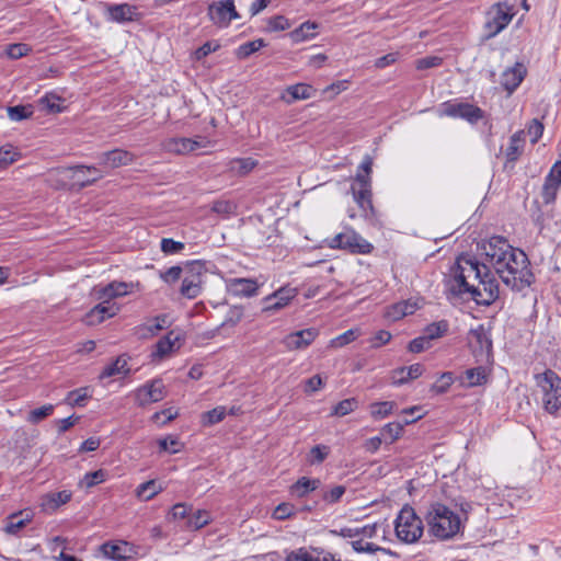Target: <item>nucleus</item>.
<instances>
[{"mask_svg": "<svg viewBox=\"0 0 561 561\" xmlns=\"http://www.w3.org/2000/svg\"><path fill=\"white\" fill-rule=\"evenodd\" d=\"M479 249L484 263L461 255L453 266L449 289L455 295H469L478 305L494 302L500 296V286L490 267L514 291H522L534 283L527 255L506 239L491 237L483 240Z\"/></svg>", "mask_w": 561, "mask_h": 561, "instance_id": "obj_1", "label": "nucleus"}, {"mask_svg": "<svg viewBox=\"0 0 561 561\" xmlns=\"http://www.w3.org/2000/svg\"><path fill=\"white\" fill-rule=\"evenodd\" d=\"M428 533L437 539L448 540L462 529V517L444 503L432 502L425 513Z\"/></svg>", "mask_w": 561, "mask_h": 561, "instance_id": "obj_2", "label": "nucleus"}, {"mask_svg": "<svg viewBox=\"0 0 561 561\" xmlns=\"http://www.w3.org/2000/svg\"><path fill=\"white\" fill-rule=\"evenodd\" d=\"M541 393V403L546 412L553 416L561 415V378L553 370H546L536 376Z\"/></svg>", "mask_w": 561, "mask_h": 561, "instance_id": "obj_3", "label": "nucleus"}, {"mask_svg": "<svg viewBox=\"0 0 561 561\" xmlns=\"http://www.w3.org/2000/svg\"><path fill=\"white\" fill-rule=\"evenodd\" d=\"M393 524L396 536L401 542L414 543L423 536V522L410 505L400 510Z\"/></svg>", "mask_w": 561, "mask_h": 561, "instance_id": "obj_4", "label": "nucleus"}, {"mask_svg": "<svg viewBox=\"0 0 561 561\" xmlns=\"http://www.w3.org/2000/svg\"><path fill=\"white\" fill-rule=\"evenodd\" d=\"M373 167V159L370 156H365L364 160L357 169L355 176L356 183L359 185L357 194L353 190V196L355 197L358 206L362 208L365 218H374L375 209L371 203V190H370V173Z\"/></svg>", "mask_w": 561, "mask_h": 561, "instance_id": "obj_5", "label": "nucleus"}, {"mask_svg": "<svg viewBox=\"0 0 561 561\" xmlns=\"http://www.w3.org/2000/svg\"><path fill=\"white\" fill-rule=\"evenodd\" d=\"M385 530L381 525L377 523H367L362 526L353 527V550L358 553L375 554L378 552L385 553V549L380 548L374 539L383 538Z\"/></svg>", "mask_w": 561, "mask_h": 561, "instance_id": "obj_6", "label": "nucleus"}, {"mask_svg": "<svg viewBox=\"0 0 561 561\" xmlns=\"http://www.w3.org/2000/svg\"><path fill=\"white\" fill-rule=\"evenodd\" d=\"M516 10L507 0L493 4L486 12L484 30L488 37H494L501 33L515 16Z\"/></svg>", "mask_w": 561, "mask_h": 561, "instance_id": "obj_7", "label": "nucleus"}, {"mask_svg": "<svg viewBox=\"0 0 561 561\" xmlns=\"http://www.w3.org/2000/svg\"><path fill=\"white\" fill-rule=\"evenodd\" d=\"M53 174L72 181L73 186L85 187L103 178V172L95 167L77 165L56 170Z\"/></svg>", "mask_w": 561, "mask_h": 561, "instance_id": "obj_8", "label": "nucleus"}, {"mask_svg": "<svg viewBox=\"0 0 561 561\" xmlns=\"http://www.w3.org/2000/svg\"><path fill=\"white\" fill-rule=\"evenodd\" d=\"M207 15L209 20L219 27H227L232 20L240 18L233 0L211 2L207 9Z\"/></svg>", "mask_w": 561, "mask_h": 561, "instance_id": "obj_9", "label": "nucleus"}, {"mask_svg": "<svg viewBox=\"0 0 561 561\" xmlns=\"http://www.w3.org/2000/svg\"><path fill=\"white\" fill-rule=\"evenodd\" d=\"M439 116L461 117L470 123H476L483 117V112L478 106L468 103H443L439 108Z\"/></svg>", "mask_w": 561, "mask_h": 561, "instance_id": "obj_10", "label": "nucleus"}, {"mask_svg": "<svg viewBox=\"0 0 561 561\" xmlns=\"http://www.w3.org/2000/svg\"><path fill=\"white\" fill-rule=\"evenodd\" d=\"M203 265L198 262H193L188 266L187 275L182 280L180 293L187 299H194L202 293L203 285Z\"/></svg>", "mask_w": 561, "mask_h": 561, "instance_id": "obj_11", "label": "nucleus"}, {"mask_svg": "<svg viewBox=\"0 0 561 561\" xmlns=\"http://www.w3.org/2000/svg\"><path fill=\"white\" fill-rule=\"evenodd\" d=\"M209 145V140L206 137L198 136L192 138H171L164 142L167 151L176 154H187L199 149H205Z\"/></svg>", "mask_w": 561, "mask_h": 561, "instance_id": "obj_12", "label": "nucleus"}, {"mask_svg": "<svg viewBox=\"0 0 561 561\" xmlns=\"http://www.w3.org/2000/svg\"><path fill=\"white\" fill-rule=\"evenodd\" d=\"M468 344L476 356L488 357L492 351V341L489 330L483 324L470 329L468 333Z\"/></svg>", "mask_w": 561, "mask_h": 561, "instance_id": "obj_13", "label": "nucleus"}, {"mask_svg": "<svg viewBox=\"0 0 561 561\" xmlns=\"http://www.w3.org/2000/svg\"><path fill=\"white\" fill-rule=\"evenodd\" d=\"M165 397V387L160 379H154L139 387L135 393L136 403L140 407L159 402Z\"/></svg>", "mask_w": 561, "mask_h": 561, "instance_id": "obj_14", "label": "nucleus"}, {"mask_svg": "<svg viewBox=\"0 0 561 561\" xmlns=\"http://www.w3.org/2000/svg\"><path fill=\"white\" fill-rule=\"evenodd\" d=\"M133 287V283L114 280L105 286L94 287L92 295L99 301L112 304L111 301L113 299L126 296L127 294L131 293Z\"/></svg>", "mask_w": 561, "mask_h": 561, "instance_id": "obj_15", "label": "nucleus"}, {"mask_svg": "<svg viewBox=\"0 0 561 561\" xmlns=\"http://www.w3.org/2000/svg\"><path fill=\"white\" fill-rule=\"evenodd\" d=\"M226 289L228 294L240 298H250L257 295L260 285L253 278H228L226 279Z\"/></svg>", "mask_w": 561, "mask_h": 561, "instance_id": "obj_16", "label": "nucleus"}, {"mask_svg": "<svg viewBox=\"0 0 561 561\" xmlns=\"http://www.w3.org/2000/svg\"><path fill=\"white\" fill-rule=\"evenodd\" d=\"M181 347V334L176 331H170L160 339L151 353L152 360H161Z\"/></svg>", "mask_w": 561, "mask_h": 561, "instance_id": "obj_17", "label": "nucleus"}, {"mask_svg": "<svg viewBox=\"0 0 561 561\" xmlns=\"http://www.w3.org/2000/svg\"><path fill=\"white\" fill-rule=\"evenodd\" d=\"M527 75V68L522 62H516L514 66L506 68L501 75V85L512 94L523 82Z\"/></svg>", "mask_w": 561, "mask_h": 561, "instance_id": "obj_18", "label": "nucleus"}, {"mask_svg": "<svg viewBox=\"0 0 561 561\" xmlns=\"http://www.w3.org/2000/svg\"><path fill=\"white\" fill-rule=\"evenodd\" d=\"M423 306V299L421 298H409L403 301H399L393 304L392 306L387 308L385 317L389 321H398L405 316L413 314L416 310H419Z\"/></svg>", "mask_w": 561, "mask_h": 561, "instance_id": "obj_19", "label": "nucleus"}, {"mask_svg": "<svg viewBox=\"0 0 561 561\" xmlns=\"http://www.w3.org/2000/svg\"><path fill=\"white\" fill-rule=\"evenodd\" d=\"M297 295V289L291 287H282L274 294L264 298V311H277L286 307Z\"/></svg>", "mask_w": 561, "mask_h": 561, "instance_id": "obj_20", "label": "nucleus"}, {"mask_svg": "<svg viewBox=\"0 0 561 561\" xmlns=\"http://www.w3.org/2000/svg\"><path fill=\"white\" fill-rule=\"evenodd\" d=\"M100 164L106 169H116L123 165H128L135 160L134 153L123 150L114 149L100 154Z\"/></svg>", "mask_w": 561, "mask_h": 561, "instance_id": "obj_21", "label": "nucleus"}, {"mask_svg": "<svg viewBox=\"0 0 561 561\" xmlns=\"http://www.w3.org/2000/svg\"><path fill=\"white\" fill-rule=\"evenodd\" d=\"M118 311L119 307L116 304L100 301L85 314L84 321L88 325H98L105 319L116 316Z\"/></svg>", "mask_w": 561, "mask_h": 561, "instance_id": "obj_22", "label": "nucleus"}, {"mask_svg": "<svg viewBox=\"0 0 561 561\" xmlns=\"http://www.w3.org/2000/svg\"><path fill=\"white\" fill-rule=\"evenodd\" d=\"M318 332L316 329L300 330L288 334L284 339V344L288 350H300L305 348L312 343Z\"/></svg>", "mask_w": 561, "mask_h": 561, "instance_id": "obj_23", "label": "nucleus"}, {"mask_svg": "<svg viewBox=\"0 0 561 561\" xmlns=\"http://www.w3.org/2000/svg\"><path fill=\"white\" fill-rule=\"evenodd\" d=\"M316 95V89L306 83H297L289 85L285 93L282 95V100L290 104L299 100H308Z\"/></svg>", "mask_w": 561, "mask_h": 561, "instance_id": "obj_24", "label": "nucleus"}, {"mask_svg": "<svg viewBox=\"0 0 561 561\" xmlns=\"http://www.w3.org/2000/svg\"><path fill=\"white\" fill-rule=\"evenodd\" d=\"M133 551L131 546L126 541L121 542H105L102 546L103 554L112 560L124 561L130 558V553Z\"/></svg>", "mask_w": 561, "mask_h": 561, "instance_id": "obj_25", "label": "nucleus"}, {"mask_svg": "<svg viewBox=\"0 0 561 561\" xmlns=\"http://www.w3.org/2000/svg\"><path fill=\"white\" fill-rule=\"evenodd\" d=\"M72 493L64 490L59 492L47 493L42 497L41 506L45 512H55L61 505L71 500Z\"/></svg>", "mask_w": 561, "mask_h": 561, "instance_id": "obj_26", "label": "nucleus"}, {"mask_svg": "<svg viewBox=\"0 0 561 561\" xmlns=\"http://www.w3.org/2000/svg\"><path fill=\"white\" fill-rule=\"evenodd\" d=\"M169 327V318L165 314H160L150 320L149 322L142 324L138 328V334L140 337L147 339L149 336L156 335L158 332L167 329Z\"/></svg>", "mask_w": 561, "mask_h": 561, "instance_id": "obj_27", "label": "nucleus"}, {"mask_svg": "<svg viewBox=\"0 0 561 561\" xmlns=\"http://www.w3.org/2000/svg\"><path fill=\"white\" fill-rule=\"evenodd\" d=\"M525 146V133L518 130L510 138V144L505 150V157L508 161H516L524 151Z\"/></svg>", "mask_w": 561, "mask_h": 561, "instance_id": "obj_28", "label": "nucleus"}, {"mask_svg": "<svg viewBox=\"0 0 561 561\" xmlns=\"http://www.w3.org/2000/svg\"><path fill=\"white\" fill-rule=\"evenodd\" d=\"M32 519V514L28 511L14 513L7 518L4 531L9 535H15L20 529L25 527Z\"/></svg>", "mask_w": 561, "mask_h": 561, "instance_id": "obj_29", "label": "nucleus"}, {"mask_svg": "<svg viewBox=\"0 0 561 561\" xmlns=\"http://www.w3.org/2000/svg\"><path fill=\"white\" fill-rule=\"evenodd\" d=\"M110 19L114 22L131 21L135 14V8L127 4H114L107 8Z\"/></svg>", "mask_w": 561, "mask_h": 561, "instance_id": "obj_30", "label": "nucleus"}, {"mask_svg": "<svg viewBox=\"0 0 561 561\" xmlns=\"http://www.w3.org/2000/svg\"><path fill=\"white\" fill-rule=\"evenodd\" d=\"M424 371L421 364H413L409 367H403L394 371L393 382L403 383L412 379L419 378Z\"/></svg>", "mask_w": 561, "mask_h": 561, "instance_id": "obj_31", "label": "nucleus"}, {"mask_svg": "<svg viewBox=\"0 0 561 561\" xmlns=\"http://www.w3.org/2000/svg\"><path fill=\"white\" fill-rule=\"evenodd\" d=\"M211 522V515L208 511L198 510L190 513L188 519L185 523V528L188 530H198Z\"/></svg>", "mask_w": 561, "mask_h": 561, "instance_id": "obj_32", "label": "nucleus"}, {"mask_svg": "<svg viewBox=\"0 0 561 561\" xmlns=\"http://www.w3.org/2000/svg\"><path fill=\"white\" fill-rule=\"evenodd\" d=\"M127 365V358L124 356H118L113 363L104 367V369L100 374V378L104 379L116 375H125L129 371Z\"/></svg>", "mask_w": 561, "mask_h": 561, "instance_id": "obj_33", "label": "nucleus"}, {"mask_svg": "<svg viewBox=\"0 0 561 561\" xmlns=\"http://www.w3.org/2000/svg\"><path fill=\"white\" fill-rule=\"evenodd\" d=\"M161 491V484H158L154 480H149L137 486L136 496L141 501H149Z\"/></svg>", "mask_w": 561, "mask_h": 561, "instance_id": "obj_34", "label": "nucleus"}, {"mask_svg": "<svg viewBox=\"0 0 561 561\" xmlns=\"http://www.w3.org/2000/svg\"><path fill=\"white\" fill-rule=\"evenodd\" d=\"M320 481L318 479L300 478L295 484L291 485L290 491L298 497L305 496L308 492L318 488Z\"/></svg>", "mask_w": 561, "mask_h": 561, "instance_id": "obj_35", "label": "nucleus"}, {"mask_svg": "<svg viewBox=\"0 0 561 561\" xmlns=\"http://www.w3.org/2000/svg\"><path fill=\"white\" fill-rule=\"evenodd\" d=\"M449 330V323L446 320H439L425 327L423 334L431 342L443 337Z\"/></svg>", "mask_w": 561, "mask_h": 561, "instance_id": "obj_36", "label": "nucleus"}, {"mask_svg": "<svg viewBox=\"0 0 561 561\" xmlns=\"http://www.w3.org/2000/svg\"><path fill=\"white\" fill-rule=\"evenodd\" d=\"M560 184H561V161H557L552 165V168L547 176L546 184H545V191L546 192L551 191V195L553 197L556 194V191Z\"/></svg>", "mask_w": 561, "mask_h": 561, "instance_id": "obj_37", "label": "nucleus"}, {"mask_svg": "<svg viewBox=\"0 0 561 561\" xmlns=\"http://www.w3.org/2000/svg\"><path fill=\"white\" fill-rule=\"evenodd\" d=\"M486 381V371L483 367H476L466 370L465 383L468 387L481 386Z\"/></svg>", "mask_w": 561, "mask_h": 561, "instance_id": "obj_38", "label": "nucleus"}, {"mask_svg": "<svg viewBox=\"0 0 561 561\" xmlns=\"http://www.w3.org/2000/svg\"><path fill=\"white\" fill-rule=\"evenodd\" d=\"M405 424L401 422H392L385 425L380 432L381 437L386 444H392L398 439L403 431Z\"/></svg>", "mask_w": 561, "mask_h": 561, "instance_id": "obj_39", "label": "nucleus"}, {"mask_svg": "<svg viewBox=\"0 0 561 561\" xmlns=\"http://www.w3.org/2000/svg\"><path fill=\"white\" fill-rule=\"evenodd\" d=\"M317 27L318 25L316 23L306 22L293 31L289 35L294 42L306 41L316 35Z\"/></svg>", "mask_w": 561, "mask_h": 561, "instance_id": "obj_40", "label": "nucleus"}, {"mask_svg": "<svg viewBox=\"0 0 561 561\" xmlns=\"http://www.w3.org/2000/svg\"><path fill=\"white\" fill-rule=\"evenodd\" d=\"M90 397L89 388L84 387L70 391L65 401L71 407H83L85 404V400Z\"/></svg>", "mask_w": 561, "mask_h": 561, "instance_id": "obj_41", "label": "nucleus"}, {"mask_svg": "<svg viewBox=\"0 0 561 561\" xmlns=\"http://www.w3.org/2000/svg\"><path fill=\"white\" fill-rule=\"evenodd\" d=\"M106 471L99 469L96 471L87 472L79 482L80 488H93L94 485L102 483L106 479Z\"/></svg>", "mask_w": 561, "mask_h": 561, "instance_id": "obj_42", "label": "nucleus"}, {"mask_svg": "<svg viewBox=\"0 0 561 561\" xmlns=\"http://www.w3.org/2000/svg\"><path fill=\"white\" fill-rule=\"evenodd\" d=\"M256 165V161L251 158H238L230 161V170L244 175L252 171Z\"/></svg>", "mask_w": 561, "mask_h": 561, "instance_id": "obj_43", "label": "nucleus"}, {"mask_svg": "<svg viewBox=\"0 0 561 561\" xmlns=\"http://www.w3.org/2000/svg\"><path fill=\"white\" fill-rule=\"evenodd\" d=\"M227 414V410L225 407H216L210 411L205 412L202 415V422L204 425H214L216 423L221 422Z\"/></svg>", "mask_w": 561, "mask_h": 561, "instance_id": "obj_44", "label": "nucleus"}, {"mask_svg": "<svg viewBox=\"0 0 561 561\" xmlns=\"http://www.w3.org/2000/svg\"><path fill=\"white\" fill-rule=\"evenodd\" d=\"M20 153L13 146H3L0 148V168L5 169L18 160Z\"/></svg>", "mask_w": 561, "mask_h": 561, "instance_id": "obj_45", "label": "nucleus"}, {"mask_svg": "<svg viewBox=\"0 0 561 561\" xmlns=\"http://www.w3.org/2000/svg\"><path fill=\"white\" fill-rule=\"evenodd\" d=\"M55 407L53 404H45L41 408L30 411L26 420L32 424H37L42 420L50 416L54 412Z\"/></svg>", "mask_w": 561, "mask_h": 561, "instance_id": "obj_46", "label": "nucleus"}, {"mask_svg": "<svg viewBox=\"0 0 561 561\" xmlns=\"http://www.w3.org/2000/svg\"><path fill=\"white\" fill-rule=\"evenodd\" d=\"M286 561H329L327 557H321L319 553H310L302 549L290 552Z\"/></svg>", "mask_w": 561, "mask_h": 561, "instance_id": "obj_47", "label": "nucleus"}, {"mask_svg": "<svg viewBox=\"0 0 561 561\" xmlns=\"http://www.w3.org/2000/svg\"><path fill=\"white\" fill-rule=\"evenodd\" d=\"M33 110L31 105H16L8 107V116L13 122H20L31 117Z\"/></svg>", "mask_w": 561, "mask_h": 561, "instance_id": "obj_48", "label": "nucleus"}, {"mask_svg": "<svg viewBox=\"0 0 561 561\" xmlns=\"http://www.w3.org/2000/svg\"><path fill=\"white\" fill-rule=\"evenodd\" d=\"M454 383V375L453 373H444L439 376L437 381L431 387V391L440 394L445 393L450 386Z\"/></svg>", "mask_w": 561, "mask_h": 561, "instance_id": "obj_49", "label": "nucleus"}, {"mask_svg": "<svg viewBox=\"0 0 561 561\" xmlns=\"http://www.w3.org/2000/svg\"><path fill=\"white\" fill-rule=\"evenodd\" d=\"M264 46H265V43L261 38L260 39H254V41H251V42H248V43H244L243 45H241L238 48V56L240 58H247L251 54L257 51L259 49H261Z\"/></svg>", "mask_w": 561, "mask_h": 561, "instance_id": "obj_50", "label": "nucleus"}, {"mask_svg": "<svg viewBox=\"0 0 561 561\" xmlns=\"http://www.w3.org/2000/svg\"><path fill=\"white\" fill-rule=\"evenodd\" d=\"M394 408V403L390 401L378 402L371 405V415L376 419H383L389 415Z\"/></svg>", "mask_w": 561, "mask_h": 561, "instance_id": "obj_51", "label": "nucleus"}, {"mask_svg": "<svg viewBox=\"0 0 561 561\" xmlns=\"http://www.w3.org/2000/svg\"><path fill=\"white\" fill-rule=\"evenodd\" d=\"M327 242L331 249H348L351 248V234L341 232L327 240Z\"/></svg>", "mask_w": 561, "mask_h": 561, "instance_id": "obj_52", "label": "nucleus"}, {"mask_svg": "<svg viewBox=\"0 0 561 561\" xmlns=\"http://www.w3.org/2000/svg\"><path fill=\"white\" fill-rule=\"evenodd\" d=\"M31 51V47L24 43L11 44L7 47V55L11 59H19L26 56Z\"/></svg>", "mask_w": 561, "mask_h": 561, "instance_id": "obj_53", "label": "nucleus"}, {"mask_svg": "<svg viewBox=\"0 0 561 561\" xmlns=\"http://www.w3.org/2000/svg\"><path fill=\"white\" fill-rule=\"evenodd\" d=\"M192 511V507L188 506L185 503H178L173 505L171 508V512L169 514L170 518L178 520V519H188L190 513Z\"/></svg>", "mask_w": 561, "mask_h": 561, "instance_id": "obj_54", "label": "nucleus"}, {"mask_svg": "<svg viewBox=\"0 0 561 561\" xmlns=\"http://www.w3.org/2000/svg\"><path fill=\"white\" fill-rule=\"evenodd\" d=\"M290 27L288 20L283 15H276L268 20L267 22V31L268 32H277L285 31Z\"/></svg>", "mask_w": 561, "mask_h": 561, "instance_id": "obj_55", "label": "nucleus"}, {"mask_svg": "<svg viewBox=\"0 0 561 561\" xmlns=\"http://www.w3.org/2000/svg\"><path fill=\"white\" fill-rule=\"evenodd\" d=\"M295 513V506L290 503H280L273 512V517L278 520H284Z\"/></svg>", "mask_w": 561, "mask_h": 561, "instance_id": "obj_56", "label": "nucleus"}, {"mask_svg": "<svg viewBox=\"0 0 561 561\" xmlns=\"http://www.w3.org/2000/svg\"><path fill=\"white\" fill-rule=\"evenodd\" d=\"M443 59L438 56H426L424 58L417 59L415 61V67L419 70L430 69L434 67H438L442 64Z\"/></svg>", "mask_w": 561, "mask_h": 561, "instance_id": "obj_57", "label": "nucleus"}, {"mask_svg": "<svg viewBox=\"0 0 561 561\" xmlns=\"http://www.w3.org/2000/svg\"><path fill=\"white\" fill-rule=\"evenodd\" d=\"M373 245L367 240L353 232V252L366 254L369 253Z\"/></svg>", "mask_w": 561, "mask_h": 561, "instance_id": "obj_58", "label": "nucleus"}, {"mask_svg": "<svg viewBox=\"0 0 561 561\" xmlns=\"http://www.w3.org/2000/svg\"><path fill=\"white\" fill-rule=\"evenodd\" d=\"M430 346H431V342L423 334V335L412 340L409 343L408 348L412 353H421L424 350H427Z\"/></svg>", "mask_w": 561, "mask_h": 561, "instance_id": "obj_59", "label": "nucleus"}, {"mask_svg": "<svg viewBox=\"0 0 561 561\" xmlns=\"http://www.w3.org/2000/svg\"><path fill=\"white\" fill-rule=\"evenodd\" d=\"M180 443L173 437H165L159 440V447L163 451H169L170 454H176L180 451Z\"/></svg>", "mask_w": 561, "mask_h": 561, "instance_id": "obj_60", "label": "nucleus"}, {"mask_svg": "<svg viewBox=\"0 0 561 561\" xmlns=\"http://www.w3.org/2000/svg\"><path fill=\"white\" fill-rule=\"evenodd\" d=\"M182 249H184V244L182 242L174 241L173 239L161 240V250L167 254L176 253Z\"/></svg>", "mask_w": 561, "mask_h": 561, "instance_id": "obj_61", "label": "nucleus"}, {"mask_svg": "<svg viewBox=\"0 0 561 561\" xmlns=\"http://www.w3.org/2000/svg\"><path fill=\"white\" fill-rule=\"evenodd\" d=\"M182 274V268L180 266H172L168 268L165 272L161 273V278L169 284H173L180 279Z\"/></svg>", "mask_w": 561, "mask_h": 561, "instance_id": "obj_62", "label": "nucleus"}, {"mask_svg": "<svg viewBox=\"0 0 561 561\" xmlns=\"http://www.w3.org/2000/svg\"><path fill=\"white\" fill-rule=\"evenodd\" d=\"M542 133H543V125L539 121L533 119L528 126V134L531 137V142L536 144L539 140V138L542 136Z\"/></svg>", "mask_w": 561, "mask_h": 561, "instance_id": "obj_63", "label": "nucleus"}, {"mask_svg": "<svg viewBox=\"0 0 561 561\" xmlns=\"http://www.w3.org/2000/svg\"><path fill=\"white\" fill-rule=\"evenodd\" d=\"M322 378L319 375H314L305 381L304 391L306 393H313L322 387Z\"/></svg>", "mask_w": 561, "mask_h": 561, "instance_id": "obj_64", "label": "nucleus"}]
</instances>
